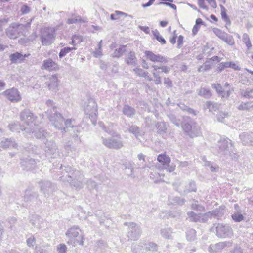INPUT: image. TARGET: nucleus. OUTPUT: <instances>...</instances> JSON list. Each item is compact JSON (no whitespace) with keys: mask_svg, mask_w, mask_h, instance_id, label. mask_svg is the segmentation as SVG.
Segmentation results:
<instances>
[{"mask_svg":"<svg viewBox=\"0 0 253 253\" xmlns=\"http://www.w3.org/2000/svg\"><path fill=\"white\" fill-rule=\"evenodd\" d=\"M60 168L64 171V174L60 177V180L64 182H68L71 185L77 188H81L85 183L82 178L80 171L74 169L71 166H63L61 165Z\"/></svg>","mask_w":253,"mask_h":253,"instance_id":"1","label":"nucleus"},{"mask_svg":"<svg viewBox=\"0 0 253 253\" xmlns=\"http://www.w3.org/2000/svg\"><path fill=\"white\" fill-rule=\"evenodd\" d=\"M20 118L23 123L22 126L24 128L22 130L24 131V134L27 137L31 135V132H33V126L37 125L38 122L36 121L37 117L29 109H25L20 113Z\"/></svg>","mask_w":253,"mask_h":253,"instance_id":"2","label":"nucleus"},{"mask_svg":"<svg viewBox=\"0 0 253 253\" xmlns=\"http://www.w3.org/2000/svg\"><path fill=\"white\" fill-rule=\"evenodd\" d=\"M217 151L218 153L221 155H229L232 159L235 158L234 153V147L230 139L228 138H221L217 142Z\"/></svg>","mask_w":253,"mask_h":253,"instance_id":"3","label":"nucleus"},{"mask_svg":"<svg viewBox=\"0 0 253 253\" xmlns=\"http://www.w3.org/2000/svg\"><path fill=\"white\" fill-rule=\"evenodd\" d=\"M84 110L85 114L88 116L92 123L95 125L98 113L97 103L93 98H90L84 103Z\"/></svg>","mask_w":253,"mask_h":253,"instance_id":"4","label":"nucleus"},{"mask_svg":"<svg viewBox=\"0 0 253 253\" xmlns=\"http://www.w3.org/2000/svg\"><path fill=\"white\" fill-rule=\"evenodd\" d=\"M103 144L109 149H120L124 146L121 136L118 133H114L112 137L101 138Z\"/></svg>","mask_w":253,"mask_h":253,"instance_id":"5","label":"nucleus"},{"mask_svg":"<svg viewBox=\"0 0 253 253\" xmlns=\"http://www.w3.org/2000/svg\"><path fill=\"white\" fill-rule=\"evenodd\" d=\"M55 38V31L54 28L46 27L41 32L40 39L43 46H48L53 42Z\"/></svg>","mask_w":253,"mask_h":253,"instance_id":"6","label":"nucleus"},{"mask_svg":"<svg viewBox=\"0 0 253 253\" xmlns=\"http://www.w3.org/2000/svg\"><path fill=\"white\" fill-rule=\"evenodd\" d=\"M184 132L191 138L198 136L201 133L200 129L197 124L192 120L181 124Z\"/></svg>","mask_w":253,"mask_h":253,"instance_id":"7","label":"nucleus"},{"mask_svg":"<svg viewBox=\"0 0 253 253\" xmlns=\"http://www.w3.org/2000/svg\"><path fill=\"white\" fill-rule=\"evenodd\" d=\"M46 113L49 120L54 127L60 130L61 129H64V118L61 113L57 112V111L52 112L51 109H48Z\"/></svg>","mask_w":253,"mask_h":253,"instance_id":"8","label":"nucleus"},{"mask_svg":"<svg viewBox=\"0 0 253 253\" xmlns=\"http://www.w3.org/2000/svg\"><path fill=\"white\" fill-rule=\"evenodd\" d=\"M81 230L78 226H73L69 229L66 233V235L70 240L75 239L74 242V246L78 244L81 246L84 245V235L80 234Z\"/></svg>","mask_w":253,"mask_h":253,"instance_id":"9","label":"nucleus"},{"mask_svg":"<svg viewBox=\"0 0 253 253\" xmlns=\"http://www.w3.org/2000/svg\"><path fill=\"white\" fill-rule=\"evenodd\" d=\"M124 225L128 226L127 237L128 240H136L140 236L142 231L140 227L136 223L125 222Z\"/></svg>","mask_w":253,"mask_h":253,"instance_id":"10","label":"nucleus"},{"mask_svg":"<svg viewBox=\"0 0 253 253\" xmlns=\"http://www.w3.org/2000/svg\"><path fill=\"white\" fill-rule=\"evenodd\" d=\"M38 184L40 191L44 197L50 195L57 189L56 185L48 180H40L38 182Z\"/></svg>","mask_w":253,"mask_h":253,"instance_id":"11","label":"nucleus"},{"mask_svg":"<svg viewBox=\"0 0 253 253\" xmlns=\"http://www.w3.org/2000/svg\"><path fill=\"white\" fill-rule=\"evenodd\" d=\"M39 195L37 192L34 191L33 188L28 187L24 192L23 200L27 205L36 204L38 203Z\"/></svg>","mask_w":253,"mask_h":253,"instance_id":"12","label":"nucleus"},{"mask_svg":"<svg viewBox=\"0 0 253 253\" xmlns=\"http://www.w3.org/2000/svg\"><path fill=\"white\" fill-rule=\"evenodd\" d=\"M22 27L19 23H12L6 30V35L10 39H15L22 35Z\"/></svg>","mask_w":253,"mask_h":253,"instance_id":"13","label":"nucleus"},{"mask_svg":"<svg viewBox=\"0 0 253 253\" xmlns=\"http://www.w3.org/2000/svg\"><path fill=\"white\" fill-rule=\"evenodd\" d=\"M216 235L219 238L230 237L233 235L232 228L228 225L217 224L216 226Z\"/></svg>","mask_w":253,"mask_h":253,"instance_id":"14","label":"nucleus"},{"mask_svg":"<svg viewBox=\"0 0 253 253\" xmlns=\"http://www.w3.org/2000/svg\"><path fill=\"white\" fill-rule=\"evenodd\" d=\"M2 94L12 102H17L21 100L20 92L15 88L7 89Z\"/></svg>","mask_w":253,"mask_h":253,"instance_id":"15","label":"nucleus"},{"mask_svg":"<svg viewBox=\"0 0 253 253\" xmlns=\"http://www.w3.org/2000/svg\"><path fill=\"white\" fill-rule=\"evenodd\" d=\"M145 54L148 59L154 63H166L168 61L167 57L159 54H155L151 51H146Z\"/></svg>","mask_w":253,"mask_h":253,"instance_id":"16","label":"nucleus"},{"mask_svg":"<svg viewBox=\"0 0 253 253\" xmlns=\"http://www.w3.org/2000/svg\"><path fill=\"white\" fill-rule=\"evenodd\" d=\"M232 245V242L229 241L220 242L215 244H211L208 247V252L209 253H217L221 252L225 247H230Z\"/></svg>","mask_w":253,"mask_h":253,"instance_id":"17","label":"nucleus"},{"mask_svg":"<svg viewBox=\"0 0 253 253\" xmlns=\"http://www.w3.org/2000/svg\"><path fill=\"white\" fill-rule=\"evenodd\" d=\"M213 32L218 37L222 40L228 44L230 45L234 44V41L232 36L222 32L218 28H214L213 29Z\"/></svg>","mask_w":253,"mask_h":253,"instance_id":"18","label":"nucleus"},{"mask_svg":"<svg viewBox=\"0 0 253 253\" xmlns=\"http://www.w3.org/2000/svg\"><path fill=\"white\" fill-rule=\"evenodd\" d=\"M20 164L23 169L27 170H33L36 166V162L35 159L30 157L21 159Z\"/></svg>","mask_w":253,"mask_h":253,"instance_id":"19","label":"nucleus"},{"mask_svg":"<svg viewBox=\"0 0 253 253\" xmlns=\"http://www.w3.org/2000/svg\"><path fill=\"white\" fill-rule=\"evenodd\" d=\"M44 150L47 156H51L56 153L57 150V146L53 140H47L45 143Z\"/></svg>","mask_w":253,"mask_h":253,"instance_id":"20","label":"nucleus"},{"mask_svg":"<svg viewBox=\"0 0 253 253\" xmlns=\"http://www.w3.org/2000/svg\"><path fill=\"white\" fill-rule=\"evenodd\" d=\"M34 130L33 132H31V135L33 134L37 138L42 139L45 138L46 137L49 136V133L45 131L43 128H39L37 125L33 126Z\"/></svg>","mask_w":253,"mask_h":253,"instance_id":"21","label":"nucleus"},{"mask_svg":"<svg viewBox=\"0 0 253 253\" xmlns=\"http://www.w3.org/2000/svg\"><path fill=\"white\" fill-rule=\"evenodd\" d=\"M239 137L244 145L253 146V134L252 133L243 132Z\"/></svg>","mask_w":253,"mask_h":253,"instance_id":"22","label":"nucleus"},{"mask_svg":"<svg viewBox=\"0 0 253 253\" xmlns=\"http://www.w3.org/2000/svg\"><path fill=\"white\" fill-rule=\"evenodd\" d=\"M73 121H74V120H73L72 121L71 119H67L65 121H64L63 128L64 129H61V131L62 133H65L69 131L70 128H73L74 132L76 131L77 133L79 132L78 127L73 124Z\"/></svg>","mask_w":253,"mask_h":253,"instance_id":"23","label":"nucleus"},{"mask_svg":"<svg viewBox=\"0 0 253 253\" xmlns=\"http://www.w3.org/2000/svg\"><path fill=\"white\" fill-rule=\"evenodd\" d=\"M58 68V65L51 59L44 60L42 66V69L48 71L55 70Z\"/></svg>","mask_w":253,"mask_h":253,"instance_id":"24","label":"nucleus"},{"mask_svg":"<svg viewBox=\"0 0 253 253\" xmlns=\"http://www.w3.org/2000/svg\"><path fill=\"white\" fill-rule=\"evenodd\" d=\"M27 57V55L26 54L23 55L21 53L16 52L11 54L9 56V58L12 63H17L23 62Z\"/></svg>","mask_w":253,"mask_h":253,"instance_id":"25","label":"nucleus"},{"mask_svg":"<svg viewBox=\"0 0 253 253\" xmlns=\"http://www.w3.org/2000/svg\"><path fill=\"white\" fill-rule=\"evenodd\" d=\"M17 144L11 138H4L0 143V147L4 149L10 147L17 148Z\"/></svg>","mask_w":253,"mask_h":253,"instance_id":"26","label":"nucleus"},{"mask_svg":"<svg viewBox=\"0 0 253 253\" xmlns=\"http://www.w3.org/2000/svg\"><path fill=\"white\" fill-rule=\"evenodd\" d=\"M211 212L212 218L221 220L222 217L225 214V208L224 207L221 206L219 208L211 211Z\"/></svg>","mask_w":253,"mask_h":253,"instance_id":"27","label":"nucleus"},{"mask_svg":"<svg viewBox=\"0 0 253 253\" xmlns=\"http://www.w3.org/2000/svg\"><path fill=\"white\" fill-rule=\"evenodd\" d=\"M126 63L128 65L136 66L137 65V60L133 51L129 52L125 58Z\"/></svg>","mask_w":253,"mask_h":253,"instance_id":"28","label":"nucleus"},{"mask_svg":"<svg viewBox=\"0 0 253 253\" xmlns=\"http://www.w3.org/2000/svg\"><path fill=\"white\" fill-rule=\"evenodd\" d=\"M123 114L128 118H133L135 114V109L128 105H124L122 109Z\"/></svg>","mask_w":253,"mask_h":253,"instance_id":"29","label":"nucleus"},{"mask_svg":"<svg viewBox=\"0 0 253 253\" xmlns=\"http://www.w3.org/2000/svg\"><path fill=\"white\" fill-rule=\"evenodd\" d=\"M50 90L55 89L58 85V80L56 75H52L49 79V81L46 83Z\"/></svg>","mask_w":253,"mask_h":253,"instance_id":"30","label":"nucleus"},{"mask_svg":"<svg viewBox=\"0 0 253 253\" xmlns=\"http://www.w3.org/2000/svg\"><path fill=\"white\" fill-rule=\"evenodd\" d=\"M198 94L206 99H209L212 96V93L211 90L206 87H201L197 90Z\"/></svg>","mask_w":253,"mask_h":253,"instance_id":"31","label":"nucleus"},{"mask_svg":"<svg viewBox=\"0 0 253 253\" xmlns=\"http://www.w3.org/2000/svg\"><path fill=\"white\" fill-rule=\"evenodd\" d=\"M197 191V187L195 182L193 180H190L188 184L185 186L183 190L184 194H187L190 192H196Z\"/></svg>","mask_w":253,"mask_h":253,"instance_id":"32","label":"nucleus"},{"mask_svg":"<svg viewBox=\"0 0 253 253\" xmlns=\"http://www.w3.org/2000/svg\"><path fill=\"white\" fill-rule=\"evenodd\" d=\"M157 160L163 166H169L170 162V158L165 154H160L157 157Z\"/></svg>","mask_w":253,"mask_h":253,"instance_id":"33","label":"nucleus"},{"mask_svg":"<svg viewBox=\"0 0 253 253\" xmlns=\"http://www.w3.org/2000/svg\"><path fill=\"white\" fill-rule=\"evenodd\" d=\"M229 67L232 68L235 70L239 69L238 66H237L236 64L232 62H226L220 63L218 67V69L219 70V71H222L225 68Z\"/></svg>","mask_w":253,"mask_h":253,"instance_id":"34","label":"nucleus"},{"mask_svg":"<svg viewBox=\"0 0 253 253\" xmlns=\"http://www.w3.org/2000/svg\"><path fill=\"white\" fill-rule=\"evenodd\" d=\"M128 132L132 133L136 138L141 136L143 135L142 131L136 125H132L127 129Z\"/></svg>","mask_w":253,"mask_h":253,"instance_id":"35","label":"nucleus"},{"mask_svg":"<svg viewBox=\"0 0 253 253\" xmlns=\"http://www.w3.org/2000/svg\"><path fill=\"white\" fill-rule=\"evenodd\" d=\"M187 215L189 221L191 222L200 223V213H196L193 211H190L187 212Z\"/></svg>","mask_w":253,"mask_h":253,"instance_id":"36","label":"nucleus"},{"mask_svg":"<svg viewBox=\"0 0 253 253\" xmlns=\"http://www.w3.org/2000/svg\"><path fill=\"white\" fill-rule=\"evenodd\" d=\"M152 68L153 69V72H156L158 73V75H160V73H164L168 74L170 70V67L167 66H159L156 65H153Z\"/></svg>","mask_w":253,"mask_h":253,"instance_id":"37","label":"nucleus"},{"mask_svg":"<svg viewBox=\"0 0 253 253\" xmlns=\"http://www.w3.org/2000/svg\"><path fill=\"white\" fill-rule=\"evenodd\" d=\"M219 104L212 101H209L206 102L204 106L205 109H209V112H213L218 110Z\"/></svg>","mask_w":253,"mask_h":253,"instance_id":"38","label":"nucleus"},{"mask_svg":"<svg viewBox=\"0 0 253 253\" xmlns=\"http://www.w3.org/2000/svg\"><path fill=\"white\" fill-rule=\"evenodd\" d=\"M9 130L12 132H19L20 130H22V128H24V126L22 125H20L18 122H13L9 124L8 126Z\"/></svg>","mask_w":253,"mask_h":253,"instance_id":"39","label":"nucleus"},{"mask_svg":"<svg viewBox=\"0 0 253 253\" xmlns=\"http://www.w3.org/2000/svg\"><path fill=\"white\" fill-rule=\"evenodd\" d=\"M133 71L138 76L144 77L149 81L153 80L152 78L150 77L149 73L143 71L141 68H136L133 69Z\"/></svg>","mask_w":253,"mask_h":253,"instance_id":"40","label":"nucleus"},{"mask_svg":"<svg viewBox=\"0 0 253 253\" xmlns=\"http://www.w3.org/2000/svg\"><path fill=\"white\" fill-rule=\"evenodd\" d=\"M186 240L191 242L196 239V231L193 228L188 229L185 232Z\"/></svg>","mask_w":253,"mask_h":253,"instance_id":"41","label":"nucleus"},{"mask_svg":"<svg viewBox=\"0 0 253 253\" xmlns=\"http://www.w3.org/2000/svg\"><path fill=\"white\" fill-rule=\"evenodd\" d=\"M169 204L182 205L185 202V200L179 197H170L169 199Z\"/></svg>","mask_w":253,"mask_h":253,"instance_id":"42","label":"nucleus"},{"mask_svg":"<svg viewBox=\"0 0 253 253\" xmlns=\"http://www.w3.org/2000/svg\"><path fill=\"white\" fill-rule=\"evenodd\" d=\"M245 213L244 211L234 212L231 215L232 219L236 222H240L244 220L245 217L244 214Z\"/></svg>","mask_w":253,"mask_h":253,"instance_id":"43","label":"nucleus"},{"mask_svg":"<svg viewBox=\"0 0 253 253\" xmlns=\"http://www.w3.org/2000/svg\"><path fill=\"white\" fill-rule=\"evenodd\" d=\"M161 236L166 239H172V229L171 228H166L161 230Z\"/></svg>","mask_w":253,"mask_h":253,"instance_id":"44","label":"nucleus"},{"mask_svg":"<svg viewBox=\"0 0 253 253\" xmlns=\"http://www.w3.org/2000/svg\"><path fill=\"white\" fill-rule=\"evenodd\" d=\"M221 8V15L222 19L226 22V27L227 28V25H230L231 21L226 13V9L222 5H220Z\"/></svg>","mask_w":253,"mask_h":253,"instance_id":"45","label":"nucleus"},{"mask_svg":"<svg viewBox=\"0 0 253 253\" xmlns=\"http://www.w3.org/2000/svg\"><path fill=\"white\" fill-rule=\"evenodd\" d=\"M192 201L193 202L191 205V208L192 210L201 212L204 211H205V207L201 204H199L198 201L195 199H193Z\"/></svg>","mask_w":253,"mask_h":253,"instance_id":"46","label":"nucleus"},{"mask_svg":"<svg viewBox=\"0 0 253 253\" xmlns=\"http://www.w3.org/2000/svg\"><path fill=\"white\" fill-rule=\"evenodd\" d=\"M125 51L126 46L120 45L118 48L115 50L112 56L113 57L119 58L122 56Z\"/></svg>","mask_w":253,"mask_h":253,"instance_id":"47","label":"nucleus"},{"mask_svg":"<svg viewBox=\"0 0 253 253\" xmlns=\"http://www.w3.org/2000/svg\"><path fill=\"white\" fill-rule=\"evenodd\" d=\"M167 117L169 119L171 122L175 126L179 127L180 125V120L177 118L175 114L172 113H169L167 114Z\"/></svg>","mask_w":253,"mask_h":253,"instance_id":"48","label":"nucleus"},{"mask_svg":"<svg viewBox=\"0 0 253 253\" xmlns=\"http://www.w3.org/2000/svg\"><path fill=\"white\" fill-rule=\"evenodd\" d=\"M152 33L154 38L162 44H165L166 43V40L161 36L159 31L157 29L152 30Z\"/></svg>","mask_w":253,"mask_h":253,"instance_id":"49","label":"nucleus"},{"mask_svg":"<svg viewBox=\"0 0 253 253\" xmlns=\"http://www.w3.org/2000/svg\"><path fill=\"white\" fill-rule=\"evenodd\" d=\"M200 214V223H207L210 219L212 218L211 211Z\"/></svg>","mask_w":253,"mask_h":253,"instance_id":"50","label":"nucleus"},{"mask_svg":"<svg viewBox=\"0 0 253 253\" xmlns=\"http://www.w3.org/2000/svg\"><path fill=\"white\" fill-rule=\"evenodd\" d=\"M75 47H65L62 48L59 53V57L61 59L64 57L67 53L73 50H76Z\"/></svg>","mask_w":253,"mask_h":253,"instance_id":"51","label":"nucleus"},{"mask_svg":"<svg viewBox=\"0 0 253 253\" xmlns=\"http://www.w3.org/2000/svg\"><path fill=\"white\" fill-rule=\"evenodd\" d=\"M233 91V90L230 88H228V89L223 88L222 92L220 93L219 96H221V98L227 99Z\"/></svg>","mask_w":253,"mask_h":253,"instance_id":"52","label":"nucleus"},{"mask_svg":"<svg viewBox=\"0 0 253 253\" xmlns=\"http://www.w3.org/2000/svg\"><path fill=\"white\" fill-rule=\"evenodd\" d=\"M156 127L159 133L163 134L166 132L167 128L164 122H158L156 124Z\"/></svg>","mask_w":253,"mask_h":253,"instance_id":"53","label":"nucleus"},{"mask_svg":"<svg viewBox=\"0 0 253 253\" xmlns=\"http://www.w3.org/2000/svg\"><path fill=\"white\" fill-rule=\"evenodd\" d=\"M127 15V13L125 12L116 10L115 11V13L111 14L110 15V19L112 20H117L119 19V16H124L126 17Z\"/></svg>","mask_w":253,"mask_h":253,"instance_id":"54","label":"nucleus"},{"mask_svg":"<svg viewBox=\"0 0 253 253\" xmlns=\"http://www.w3.org/2000/svg\"><path fill=\"white\" fill-rule=\"evenodd\" d=\"M145 249L148 251H156L158 250L157 245L153 242H149L145 244Z\"/></svg>","mask_w":253,"mask_h":253,"instance_id":"55","label":"nucleus"},{"mask_svg":"<svg viewBox=\"0 0 253 253\" xmlns=\"http://www.w3.org/2000/svg\"><path fill=\"white\" fill-rule=\"evenodd\" d=\"M242 95L247 98H253V89H246L244 93H242Z\"/></svg>","mask_w":253,"mask_h":253,"instance_id":"56","label":"nucleus"},{"mask_svg":"<svg viewBox=\"0 0 253 253\" xmlns=\"http://www.w3.org/2000/svg\"><path fill=\"white\" fill-rule=\"evenodd\" d=\"M153 76L154 78V81L156 84H162V80L161 77L159 75H158V73L156 72H152Z\"/></svg>","mask_w":253,"mask_h":253,"instance_id":"57","label":"nucleus"},{"mask_svg":"<svg viewBox=\"0 0 253 253\" xmlns=\"http://www.w3.org/2000/svg\"><path fill=\"white\" fill-rule=\"evenodd\" d=\"M83 21L82 20L80 17L79 16H77L74 18H69L67 20V23L71 24L73 23H76L77 22H82Z\"/></svg>","mask_w":253,"mask_h":253,"instance_id":"58","label":"nucleus"},{"mask_svg":"<svg viewBox=\"0 0 253 253\" xmlns=\"http://www.w3.org/2000/svg\"><path fill=\"white\" fill-rule=\"evenodd\" d=\"M26 243L29 247H33L36 243L35 238L33 236H30L27 239Z\"/></svg>","mask_w":253,"mask_h":253,"instance_id":"59","label":"nucleus"},{"mask_svg":"<svg viewBox=\"0 0 253 253\" xmlns=\"http://www.w3.org/2000/svg\"><path fill=\"white\" fill-rule=\"evenodd\" d=\"M212 87L214 89L217 93L219 95L220 93H221L223 87L220 84H213L211 85Z\"/></svg>","mask_w":253,"mask_h":253,"instance_id":"60","label":"nucleus"},{"mask_svg":"<svg viewBox=\"0 0 253 253\" xmlns=\"http://www.w3.org/2000/svg\"><path fill=\"white\" fill-rule=\"evenodd\" d=\"M57 249L58 253H67V247L64 244H60L57 246Z\"/></svg>","mask_w":253,"mask_h":253,"instance_id":"61","label":"nucleus"},{"mask_svg":"<svg viewBox=\"0 0 253 253\" xmlns=\"http://www.w3.org/2000/svg\"><path fill=\"white\" fill-rule=\"evenodd\" d=\"M142 248V246L140 245L133 244L132 246V251L135 253H139Z\"/></svg>","mask_w":253,"mask_h":253,"instance_id":"62","label":"nucleus"},{"mask_svg":"<svg viewBox=\"0 0 253 253\" xmlns=\"http://www.w3.org/2000/svg\"><path fill=\"white\" fill-rule=\"evenodd\" d=\"M227 114L223 112H220L217 115V120L221 123H224L225 118L227 116Z\"/></svg>","mask_w":253,"mask_h":253,"instance_id":"63","label":"nucleus"},{"mask_svg":"<svg viewBox=\"0 0 253 253\" xmlns=\"http://www.w3.org/2000/svg\"><path fill=\"white\" fill-rule=\"evenodd\" d=\"M40 219V217L39 216L37 215H35L33 217V218L31 219L30 222L33 226L38 227V221H39Z\"/></svg>","mask_w":253,"mask_h":253,"instance_id":"64","label":"nucleus"}]
</instances>
